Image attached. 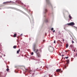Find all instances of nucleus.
<instances>
[{
	"instance_id": "nucleus-1",
	"label": "nucleus",
	"mask_w": 77,
	"mask_h": 77,
	"mask_svg": "<svg viewBox=\"0 0 77 77\" xmlns=\"http://www.w3.org/2000/svg\"><path fill=\"white\" fill-rule=\"evenodd\" d=\"M33 51L36 54L37 57H41V55L39 53V50L38 49H35L34 48L33 49Z\"/></svg>"
},
{
	"instance_id": "nucleus-2",
	"label": "nucleus",
	"mask_w": 77,
	"mask_h": 77,
	"mask_svg": "<svg viewBox=\"0 0 77 77\" xmlns=\"http://www.w3.org/2000/svg\"><path fill=\"white\" fill-rule=\"evenodd\" d=\"M67 25H68V26H72L75 25V23H74V22H71L69 23H68Z\"/></svg>"
},
{
	"instance_id": "nucleus-3",
	"label": "nucleus",
	"mask_w": 77,
	"mask_h": 77,
	"mask_svg": "<svg viewBox=\"0 0 77 77\" xmlns=\"http://www.w3.org/2000/svg\"><path fill=\"white\" fill-rule=\"evenodd\" d=\"M46 2L47 4H48V5H49V4H50V5H51V3H50L49 0H46Z\"/></svg>"
},
{
	"instance_id": "nucleus-4",
	"label": "nucleus",
	"mask_w": 77,
	"mask_h": 77,
	"mask_svg": "<svg viewBox=\"0 0 77 77\" xmlns=\"http://www.w3.org/2000/svg\"><path fill=\"white\" fill-rule=\"evenodd\" d=\"M9 3H10V2H3V4H4V5H7Z\"/></svg>"
},
{
	"instance_id": "nucleus-5",
	"label": "nucleus",
	"mask_w": 77,
	"mask_h": 77,
	"mask_svg": "<svg viewBox=\"0 0 77 77\" xmlns=\"http://www.w3.org/2000/svg\"><path fill=\"white\" fill-rule=\"evenodd\" d=\"M60 71H61V69H58L56 70V71L57 72H60Z\"/></svg>"
},
{
	"instance_id": "nucleus-6",
	"label": "nucleus",
	"mask_w": 77,
	"mask_h": 77,
	"mask_svg": "<svg viewBox=\"0 0 77 77\" xmlns=\"http://www.w3.org/2000/svg\"><path fill=\"white\" fill-rule=\"evenodd\" d=\"M67 63H66V65H67V66H68V63H69V60H66Z\"/></svg>"
},
{
	"instance_id": "nucleus-7",
	"label": "nucleus",
	"mask_w": 77,
	"mask_h": 77,
	"mask_svg": "<svg viewBox=\"0 0 77 77\" xmlns=\"http://www.w3.org/2000/svg\"><path fill=\"white\" fill-rule=\"evenodd\" d=\"M20 49H19V50L17 51V54H19L20 53Z\"/></svg>"
},
{
	"instance_id": "nucleus-8",
	"label": "nucleus",
	"mask_w": 77,
	"mask_h": 77,
	"mask_svg": "<svg viewBox=\"0 0 77 77\" xmlns=\"http://www.w3.org/2000/svg\"><path fill=\"white\" fill-rule=\"evenodd\" d=\"M51 49H52V50H51V52H53V50H54L53 47H51Z\"/></svg>"
},
{
	"instance_id": "nucleus-9",
	"label": "nucleus",
	"mask_w": 77,
	"mask_h": 77,
	"mask_svg": "<svg viewBox=\"0 0 77 77\" xmlns=\"http://www.w3.org/2000/svg\"><path fill=\"white\" fill-rule=\"evenodd\" d=\"M70 47H71V48H73L74 47V45H70Z\"/></svg>"
},
{
	"instance_id": "nucleus-10",
	"label": "nucleus",
	"mask_w": 77,
	"mask_h": 77,
	"mask_svg": "<svg viewBox=\"0 0 77 77\" xmlns=\"http://www.w3.org/2000/svg\"><path fill=\"white\" fill-rule=\"evenodd\" d=\"M69 17L70 20H71V19H72V17L71 16V15L70 14L69 15Z\"/></svg>"
},
{
	"instance_id": "nucleus-11",
	"label": "nucleus",
	"mask_w": 77,
	"mask_h": 77,
	"mask_svg": "<svg viewBox=\"0 0 77 77\" xmlns=\"http://www.w3.org/2000/svg\"><path fill=\"white\" fill-rule=\"evenodd\" d=\"M16 36H17V34L16 33L14 34L13 35V37L14 38H15V37H16Z\"/></svg>"
},
{
	"instance_id": "nucleus-12",
	"label": "nucleus",
	"mask_w": 77,
	"mask_h": 77,
	"mask_svg": "<svg viewBox=\"0 0 77 77\" xmlns=\"http://www.w3.org/2000/svg\"><path fill=\"white\" fill-rule=\"evenodd\" d=\"M27 71H28V72H32V70H27Z\"/></svg>"
},
{
	"instance_id": "nucleus-13",
	"label": "nucleus",
	"mask_w": 77,
	"mask_h": 77,
	"mask_svg": "<svg viewBox=\"0 0 77 77\" xmlns=\"http://www.w3.org/2000/svg\"><path fill=\"white\" fill-rule=\"evenodd\" d=\"M17 46L14 45L13 46V48L15 49L16 48H17Z\"/></svg>"
},
{
	"instance_id": "nucleus-14",
	"label": "nucleus",
	"mask_w": 77,
	"mask_h": 77,
	"mask_svg": "<svg viewBox=\"0 0 77 77\" xmlns=\"http://www.w3.org/2000/svg\"><path fill=\"white\" fill-rule=\"evenodd\" d=\"M66 66H68V65L67 64H66V65L64 66V68H66Z\"/></svg>"
},
{
	"instance_id": "nucleus-15",
	"label": "nucleus",
	"mask_w": 77,
	"mask_h": 77,
	"mask_svg": "<svg viewBox=\"0 0 77 77\" xmlns=\"http://www.w3.org/2000/svg\"><path fill=\"white\" fill-rule=\"evenodd\" d=\"M69 46V45H68V44H66V48H68Z\"/></svg>"
},
{
	"instance_id": "nucleus-16",
	"label": "nucleus",
	"mask_w": 77,
	"mask_h": 77,
	"mask_svg": "<svg viewBox=\"0 0 77 77\" xmlns=\"http://www.w3.org/2000/svg\"><path fill=\"white\" fill-rule=\"evenodd\" d=\"M7 72H9V69L8 68L7 69Z\"/></svg>"
},
{
	"instance_id": "nucleus-17",
	"label": "nucleus",
	"mask_w": 77,
	"mask_h": 77,
	"mask_svg": "<svg viewBox=\"0 0 77 77\" xmlns=\"http://www.w3.org/2000/svg\"><path fill=\"white\" fill-rule=\"evenodd\" d=\"M22 13H23V14H24V15H27V14H26V13H24V12H22Z\"/></svg>"
},
{
	"instance_id": "nucleus-18",
	"label": "nucleus",
	"mask_w": 77,
	"mask_h": 77,
	"mask_svg": "<svg viewBox=\"0 0 77 77\" xmlns=\"http://www.w3.org/2000/svg\"><path fill=\"white\" fill-rule=\"evenodd\" d=\"M54 30L53 28H51V30Z\"/></svg>"
},
{
	"instance_id": "nucleus-19",
	"label": "nucleus",
	"mask_w": 77,
	"mask_h": 77,
	"mask_svg": "<svg viewBox=\"0 0 77 77\" xmlns=\"http://www.w3.org/2000/svg\"><path fill=\"white\" fill-rule=\"evenodd\" d=\"M45 11L46 12H47V9H45Z\"/></svg>"
},
{
	"instance_id": "nucleus-20",
	"label": "nucleus",
	"mask_w": 77,
	"mask_h": 77,
	"mask_svg": "<svg viewBox=\"0 0 77 77\" xmlns=\"http://www.w3.org/2000/svg\"><path fill=\"white\" fill-rule=\"evenodd\" d=\"M66 59H68V57H65Z\"/></svg>"
},
{
	"instance_id": "nucleus-21",
	"label": "nucleus",
	"mask_w": 77,
	"mask_h": 77,
	"mask_svg": "<svg viewBox=\"0 0 77 77\" xmlns=\"http://www.w3.org/2000/svg\"><path fill=\"white\" fill-rule=\"evenodd\" d=\"M33 52H32L31 53V55H33Z\"/></svg>"
},
{
	"instance_id": "nucleus-22",
	"label": "nucleus",
	"mask_w": 77,
	"mask_h": 77,
	"mask_svg": "<svg viewBox=\"0 0 77 77\" xmlns=\"http://www.w3.org/2000/svg\"><path fill=\"white\" fill-rule=\"evenodd\" d=\"M72 44H74V42L73 41H72Z\"/></svg>"
},
{
	"instance_id": "nucleus-23",
	"label": "nucleus",
	"mask_w": 77,
	"mask_h": 77,
	"mask_svg": "<svg viewBox=\"0 0 77 77\" xmlns=\"http://www.w3.org/2000/svg\"><path fill=\"white\" fill-rule=\"evenodd\" d=\"M53 33H54V32H55V31L54 30H53Z\"/></svg>"
},
{
	"instance_id": "nucleus-24",
	"label": "nucleus",
	"mask_w": 77,
	"mask_h": 77,
	"mask_svg": "<svg viewBox=\"0 0 77 77\" xmlns=\"http://www.w3.org/2000/svg\"><path fill=\"white\" fill-rule=\"evenodd\" d=\"M54 44H55V43H56V41L55 40H54Z\"/></svg>"
},
{
	"instance_id": "nucleus-25",
	"label": "nucleus",
	"mask_w": 77,
	"mask_h": 77,
	"mask_svg": "<svg viewBox=\"0 0 77 77\" xmlns=\"http://www.w3.org/2000/svg\"><path fill=\"white\" fill-rule=\"evenodd\" d=\"M43 42H45V40H44L43 41Z\"/></svg>"
},
{
	"instance_id": "nucleus-26",
	"label": "nucleus",
	"mask_w": 77,
	"mask_h": 77,
	"mask_svg": "<svg viewBox=\"0 0 77 77\" xmlns=\"http://www.w3.org/2000/svg\"><path fill=\"white\" fill-rule=\"evenodd\" d=\"M7 68H9V66H7Z\"/></svg>"
},
{
	"instance_id": "nucleus-27",
	"label": "nucleus",
	"mask_w": 77,
	"mask_h": 77,
	"mask_svg": "<svg viewBox=\"0 0 77 77\" xmlns=\"http://www.w3.org/2000/svg\"><path fill=\"white\" fill-rule=\"evenodd\" d=\"M73 51H75V50H73Z\"/></svg>"
},
{
	"instance_id": "nucleus-28",
	"label": "nucleus",
	"mask_w": 77,
	"mask_h": 77,
	"mask_svg": "<svg viewBox=\"0 0 77 77\" xmlns=\"http://www.w3.org/2000/svg\"><path fill=\"white\" fill-rule=\"evenodd\" d=\"M22 35H23V34H22L20 35L21 36Z\"/></svg>"
},
{
	"instance_id": "nucleus-29",
	"label": "nucleus",
	"mask_w": 77,
	"mask_h": 77,
	"mask_svg": "<svg viewBox=\"0 0 77 77\" xmlns=\"http://www.w3.org/2000/svg\"><path fill=\"white\" fill-rule=\"evenodd\" d=\"M17 38H18V39H19V37H17Z\"/></svg>"
},
{
	"instance_id": "nucleus-30",
	"label": "nucleus",
	"mask_w": 77,
	"mask_h": 77,
	"mask_svg": "<svg viewBox=\"0 0 77 77\" xmlns=\"http://www.w3.org/2000/svg\"><path fill=\"white\" fill-rule=\"evenodd\" d=\"M63 42H64V39H63Z\"/></svg>"
},
{
	"instance_id": "nucleus-31",
	"label": "nucleus",
	"mask_w": 77,
	"mask_h": 77,
	"mask_svg": "<svg viewBox=\"0 0 77 77\" xmlns=\"http://www.w3.org/2000/svg\"><path fill=\"white\" fill-rule=\"evenodd\" d=\"M60 72H62V71H61Z\"/></svg>"
},
{
	"instance_id": "nucleus-32",
	"label": "nucleus",
	"mask_w": 77,
	"mask_h": 77,
	"mask_svg": "<svg viewBox=\"0 0 77 77\" xmlns=\"http://www.w3.org/2000/svg\"><path fill=\"white\" fill-rule=\"evenodd\" d=\"M5 56V54L4 55V56Z\"/></svg>"
},
{
	"instance_id": "nucleus-33",
	"label": "nucleus",
	"mask_w": 77,
	"mask_h": 77,
	"mask_svg": "<svg viewBox=\"0 0 77 77\" xmlns=\"http://www.w3.org/2000/svg\"><path fill=\"white\" fill-rule=\"evenodd\" d=\"M64 55H62V56H63Z\"/></svg>"
},
{
	"instance_id": "nucleus-34",
	"label": "nucleus",
	"mask_w": 77,
	"mask_h": 77,
	"mask_svg": "<svg viewBox=\"0 0 77 77\" xmlns=\"http://www.w3.org/2000/svg\"><path fill=\"white\" fill-rule=\"evenodd\" d=\"M76 55L77 56V53H76Z\"/></svg>"
},
{
	"instance_id": "nucleus-35",
	"label": "nucleus",
	"mask_w": 77,
	"mask_h": 77,
	"mask_svg": "<svg viewBox=\"0 0 77 77\" xmlns=\"http://www.w3.org/2000/svg\"><path fill=\"white\" fill-rule=\"evenodd\" d=\"M47 35V34H46V33L45 35Z\"/></svg>"
},
{
	"instance_id": "nucleus-36",
	"label": "nucleus",
	"mask_w": 77,
	"mask_h": 77,
	"mask_svg": "<svg viewBox=\"0 0 77 77\" xmlns=\"http://www.w3.org/2000/svg\"><path fill=\"white\" fill-rule=\"evenodd\" d=\"M50 47H51V46H50Z\"/></svg>"
},
{
	"instance_id": "nucleus-37",
	"label": "nucleus",
	"mask_w": 77,
	"mask_h": 77,
	"mask_svg": "<svg viewBox=\"0 0 77 77\" xmlns=\"http://www.w3.org/2000/svg\"><path fill=\"white\" fill-rule=\"evenodd\" d=\"M17 45L18 44V43L17 44Z\"/></svg>"
}]
</instances>
